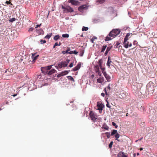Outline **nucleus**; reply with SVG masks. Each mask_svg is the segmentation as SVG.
<instances>
[{
    "instance_id": "nucleus-43",
    "label": "nucleus",
    "mask_w": 157,
    "mask_h": 157,
    "mask_svg": "<svg viewBox=\"0 0 157 157\" xmlns=\"http://www.w3.org/2000/svg\"><path fill=\"white\" fill-rule=\"evenodd\" d=\"M107 103L106 105V106L107 107L110 108L111 107V106L109 105V104L108 102L107 101Z\"/></svg>"
},
{
    "instance_id": "nucleus-36",
    "label": "nucleus",
    "mask_w": 157,
    "mask_h": 157,
    "mask_svg": "<svg viewBox=\"0 0 157 157\" xmlns=\"http://www.w3.org/2000/svg\"><path fill=\"white\" fill-rule=\"evenodd\" d=\"M130 35V34L129 33H128L125 36L124 39H126L128 40V38L129 36Z\"/></svg>"
},
{
    "instance_id": "nucleus-60",
    "label": "nucleus",
    "mask_w": 157,
    "mask_h": 157,
    "mask_svg": "<svg viewBox=\"0 0 157 157\" xmlns=\"http://www.w3.org/2000/svg\"><path fill=\"white\" fill-rule=\"evenodd\" d=\"M10 7H13V5H10Z\"/></svg>"
},
{
    "instance_id": "nucleus-35",
    "label": "nucleus",
    "mask_w": 157,
    "mask_h": 157,
    "mask_svg": "<svg viewBox=\"0 0 157 157\" xmlns=\"http://www.w3.org/2000/svg\"><path fill=\"white\" fill-rule=\"evenodd\" d=\"M112 124L113 126H114L116 128H117L118 127L117 125H116V124L114 122H112Z\"/></svg>"
},
{
    "instance_id": "nucleus-34",
    "label": "nucleus",
    "mask_w": 157,
    "mask_h": 157,
    "mask_svg": "<svg viewBox=\"0 0 157 157\" xmlns=\"http://www.w3.org/2000/svg\"><path fill=\"white\" fill-rule=\"evenodd\" d=\"M16 20V19L15 18H13L11 19H10L9 20V21L10 22H13V21H15Z\"/></svg>"
},
{
    "instance_id": "nucleus-7",
    "label": "nucleus",
    "mask_w": 157,
    "mask_h": 157,
    "mask_svg": "<svg viewBox=\"0 0 157 157\" xmlns=\"http://www.w3.org/2000/svg\"><path fill=\"white\" fill-rule=\"evenodd\" d=\"M118 157H127V156L124 154V152L122 151L120 152L117 154Z\"/></svg>"
},
{
    "instance_id": "nucleus-55",
    "label": "nucleus",
    "mask_w": 157,
    "mask_h": 157,
    "mask_svg": "<svg viewBox=\"0 0 157 157\" xmlns=\"http://www.w3.org/2000/svg\"><path fill=\"white\" fill-rule=\"evenodd\" d=\"M108 51H107L106 50V51H105V55H106L107 54H108Z\"/></svg>"
},
{
    "instance_id": "nucleus-15",
    "label": "nucleus",
    "mask_w": 157,
    "mask_h": 157,
    "mask_svg": "<svg viewBox=\"0 0 157 157\" xmlns=\"http://www.w3.org/2000/svg\"><path fill=\"white\" fill-rule=\"evenodd\" d=\"M98 65L99 67L101 68V69L103 70V69H104V68H102V60L101 59H100L98 61Z\"/></svg>"
},
{
    "instance_id": "nucleus-50",
    "label": "nucleus",
    "mask_w": 157,
    "mask_h": 157,
    "mask_svg": "<svg viewBox=\"0 0 157 157\" xmlns=\"http://www.w3.org/2000/svg\"><path fill=\"white\" fill-rule=\"evenodd\" d=\"M62 74H61V73H60L59 74H58V77H60L62 76H63V75H61Z\"/></svg>"
},
{
    "instance_id": "nucleus-14",
    "label": "nucleus",
    "mask_w": 157,
    "mask_h": 157,
    "mask_svg": "<svg viewBox=\"0 0 157 157\" xmlns=\"http://www.w3.org/2000/svg\"><path fill=\"white\" fill-rule=\"evenodd\" d=\"M35 53L32 54V56L33 59V61H34V62L38 58V57L39 56L38 55H37L36 56H35Z\"/></svg>"
},
{
    "instance_id": "nucleus-2",
    "label": "nucleus",
    "mask_w": 157,
    "mask_h": 157,
    "mask_svg": "<svg viewBox=\"0 0 157 157\" xmlns=\"http://www.w3.org/2000/svg\"><path fill=\"white\" fill-rule=\"evenodd\" d=\"M70 60L67 59L66 61H62L58 64V67L60 69L62 67H66L69 63Z\"/></svg>"
},
{
    "instance_id": "nucleus-20",
    "label": "nucleus",
    "mask_w": 157,
    "mask_h": 157,
    "mask_svg": "<svg viewBox=\"0 0 157 157\" xmlns=\"http://www.w3.org/2000/svg\"><path fill=\"white\" fill-rule=\"evenodd\" d=\"M102 128L106 130H108L109 129V127L105 124H104L102 126Z\"/></svg>"
},
{
    "instance_id": "nucleus-8",
    "label": "nucleus",
    "mask_w": 157,
    "mask_h": 157,
    "mask_svg": "<svg viewBox=\"0 0 157 157\" xmlns=\"http://www.w3.org/2000/svg\"><path fill=\"white\" fill-rule=\"evenodd\" d=\"M66 10L67 11V12H72L73 11V10L72 8H71L70 6H66Z\"/></svg>"
},
{
    "instance_id": "nucleus-27",
    "label": "nucleus",
    "mask_w": 157,
    "mask_h": 157,
    "mask_svg": "<svg viewBox=\"0 0 157 157\" xmlns=\"http://www.w3.org/2000/svg\"><path fill=\"white\" fill-rule=\"evenodd\" d=\"M115 137L116 138V140L118 141V139L119 138V137H120V134H118V133H117L115 135Z\"/></svg>"
},
{
    "instance_id": "nucleus-24",
    "label": "nucleus",
    "mask_w": 157,
    "mask_h": 157,
    "mask_svg": "<svg viewBox=\"0 0 157 157\" xmlns=\"http://www.w3.org/2000/svg\"><path fill=\"white\" fill-rule=\"evenodd\" d=\"M69 71H62L61 73V75H67L68 74Z\"/></svg>"
},
{
    "instance_id": "nucleus-49",
    "label": "nucleus",
    "mask_w": 157,
    "mask_h": 157,
    "mask_svg": "<svg viewBox=\"0 0 157 157\" xmlns=\"http://www.w3.org/2000/svg\"><path fill=\"white\" fill-rule=\"evenodd\" d=\"M78 52H77L76 51H74L73 54H77L78 53Z\"/></svg>"
},
{
    "instance_id": "nucleus-3",
    "label": "nucleus",
    "mask_w": 157,
    "mask_h": 157,
    "mask_svg": "<svg viewBox=\"0 0 157 157\" xmlns=\"http://www.w3.org/2000/svg\"><path fill=\"white\" fill-rule=\"evenodd\" d=\"M89 115L91 120L94 122H95L97 121V120L98 119L97 118V116L94 114L92 111H90V112Z\"/></svg>"
},
{
    "instance_id": "nucleus-19",
    "label": "nucleus",
    "mask_w": 157,
    "mask_h": 157,
    "mask_svg": "<svg viewBox=\"0 0 157 157\" xmlns=\"http://www.w3.org/2000/svg\"><path fill=\"white\" fill-rule=\"evenodd\" d=\"M120 97L121 98H124L126 97V95L124 93L121 92L120 94Z\"/></svg>"
},
{
    "instance_id": "nucleus-13",
    "label": "nucleus",
    "mask_w": 157,
    "mask_h": 157,
    "mask_svg": "<svg viewBox=\"0 0 157 157\" xmlns=\"http://www.w3.org/2000/svg\"><path fill=\"white\" fill-rule=\"evenodd\" d=\"M52 65H50L44 67H41V70L42 71L43 69L46 70H50L52 68Z\"/></svg>"
},
{
    "instance_id": "nucleus-23",
    "label": "nucleus",
    "mask_w": 157,
    "mask_h": 157,
    "mask_svg": "<svg viewBox=\"0 0 157 157\" xmlns=\"http://www.w3.org/2000/svg\"><path fill=\"white\" fill-rule=\"evenodd\" d=\"M108 89H109V90H110V86L109 85L108 87L107 88H105V94L107 95H108V93H107V90Z\"/></svg>"
},
{
    "instance_id": "nucleus-21",
    "label": "nucleus",
    "mask_w": 157,
    "mask_h": 157,
    "mask_svg": "<svg viewBox=\"0 0 157 157\" xmlns=\"http://www.w3.org/2000/svg\"><path fill=\"white\" fill-rule=\"evenodd\" d=\"M94 69L96 72H98L99 71V67L97 65L94 66Z\"/></svg>"
},
{
    "instance_id": "nucleus-1",
    "label": "nucleus",
    "mask_w": 157,
    "mask_h": 157,
    "mask_svg": "<svg viewBox=\"0 0 157 157\" xmlns=\"http://www.w3.org/2000/svg\"><path fill=\"white\" fill-rule=\"evenodd\" d=\"M121 31L119 29H113L109 33V35L110 37L106 36L105 37V41H109L111 40L112 39L115 37L117 35H118Z\"/></svg>"
},
{
    "instance_id": "nucleus-62",
    "label": "nucleus",
    "mask_w": 157,
    "mask_h": 157,
    "mask_svg": "<svg viewBox=\"0 0 157 157\" xmlns=\"http://www.w3.org/2000/svg\"><path fill=\"white\" fill-rule=\"evenodd\" d=\"M56 46L55 45H54V46H53V48H55V47H56Z\"/></svg>"
},
{
    "instance_id": "nucleus-54",
    "label": "nucleus",
    "mask_w": 157,
    "mask_h": 157,
    "mask_svg": "<svg viewBox=\"0 0 157 157\" xmlns=\"http://www.w3.org/2000/svg\"><path fill=\"white\" fill-rule=\"evenodd\" d=\"M73 51H70L69 52V54H73Z\"/></svg>"
},
{
    "instance_id": "nucleus-37",
    "label": "nucleus",
    "mask_w": 157,
    "mask_h": 157,
    "mask_svg": "<svg viewBox=\"0 0 157 157\" xmlns=\"http://www.w3.org/2000/svg\"><path fill=\"white\" fill-rule=\"evenodd\" d=\"M113 142L111 141L109 144V147L110 148H111L112 147V145L113 144Z\"/></svg>"
},
{
    "instance_id": "nucleus-11",
    "label": "nucleus",
    "mask_w": 157,
    "mask_h": 157,
    "mask_svg": "<svg viewBox=\"0 0 157 157\" xmlns=\"http://www.w3.org/2000/svg\"><path fill=\"white\" fill-rule=\"evenodd\" d=\"M13 71L12 70H11V69H7L6 70L5 73H6V75H11V73H12L11 71Z\"/></svg>"
},
{
    "instance_id": "nucleus-32",
    "label": "nucleus",
    "mask_w": 157,
    "mask_h": 157,
    "mask_svg": "<svg viewBox=\"0 0 157 157\" xmlns=\"http://www.w3.org/2000/svg\"><path fill=\"white\" fill-rule=\"evenodd\" d=\"M97 38L96 36H93L92 38L90 40V41L92 43H94V40L97 39Z\"/></svg>"
},
{
    "instance_id": "nucleus-61",
    "label": "nucleus",
    "mask_w": 157,
    "mask_h": 157,
    "mask_svg": "<svg viewBox=\"0 0 157 157\" xmlns=\"http://www.w3.org/2000/svg\"><path fill=\"white\" fill-rule=\"evenodd\" d=\"M140 151H142V150H143V148H140Z\"/></svg>"
},
{
    "instance_id": "nucleus-59",
    "label": "nucleus",
    "mask_w": 157,
    "mask_h": 157,
    "mask_svg": "<svg viewBox=\"0 0 157 157\" xmlns=\"http://www.w3.org/2000/svg\"><path fill=\"white\" fill-rule=\"evenodd\" d=\"M132 44L131 43H130V44H129V46L130 47H131V46H132Z\"/></svg>"
},
{
    "instance_id": "nucleus-17",
    "label": "nucleus",
    "mask_w": 157,
    "mask_h": 157,
    "mask_svg": "<svg viewBox=\"0 0 157 157\" xmlns=\"http://www.w3.org/2000/svg\"><path fill=\"white\" fill-rule=\"evenodd\" d=\"M110 57L109 56L108 58V60L107 63V65L109 67V68L110 67V64L112 62V61L110 60Z\"/></svg>"
},
{
    "instance_id": "nucleus-52",
    "label": "nucleus",
    "mask_w": 157,
    "mask_h": 157,
    "mask_svg": "<svg viewBox=\"0 0 157 157\" xmlns=\"http://www.w3.org/2000/svg\"><path fill=\"white\" fill-rule=\"evenodd\" d=\"M62 53L63 54H65L66 53H67V52H66V51H62Z\"/></svg>"
},
{
    "instance_id": "nucleus-29",
    "label": "nucleus",
    "mask_w": 157,
    "mask_h": 157,
    "mask_svg": "<svg viewBox=\"0 0 157 157\" xmlns=\"http://www.w3.org/2000/svg\"><path fill=\"white\" fill-rule=\"evenodd\" d=\"M52 36V33L47 35L44 37L45 39H49Z\"/></svg>"
},
{
    "instance_id": "nucleus-48",
    "label": "nucleus",
    "mask_w": 157,
    "mask_h": 157,
    "mask_svg": "<svg viewBox=\"0 0 157 157\" xmlns=\"http://www.w3.org/2000/svg\"><path fill=\"white\" fill-rule=\"evenodd\" d=\"M73 63H71L69 65V67H73Z\"/></svg>"
},
{
    "instance_id": "nucleus-53",
    "label": "nucleus",
    "mask_w": 157,
    "mask_h": 157,
    "mask_svg": "<svg viewBox=\"0 0 157 157\" xmlns=\"http://www.w3.org/2000/svg\"><path fill=\"white\" fill-rule=\"evenodd\" d=\"M94 77V75H92L90 76V78H93Z\"/></svg>"
},
{
    "instance_id": "nucleus-12",
    "label": "nucleus",
    "mask_w": 157,
    "mask_h": 157,
    "mask_svg": "<svg viewBox=\"0 0 157 157\" xmlns=\"http://www.w3.org/2000/svg\"><path fill=\"white\" fill-rule=\"evenodd\" d=\"M56 71V70L55 69H51V70L48 71H48H47V72L48 73V75H50L52 74L55 73Z\"/></svg>"
},
{
    "instance_id": "nucleus-26",
    "label": "nucleus",
    "mask_w": 157,
    "mask_h": 157,
    "mask_svg": "<svg viewBox=\"0 0 157 157\" xmlns=\"http://www.w3.org/2000/svg\"><path fill=\"white\" fill-rule=\"evenodd\" d=\"M59 35H56L54 37V39L55 40H57L59 38Z\"/></svg>"
},
{
    "instance_id": "nucleus-6",
    "label": "nucleus",
    "mask_w": 157,
    "mask_h": 157,
    "mask_svg": "<svg viewBox=\"0 0 157 157\" xmlns=\"http://www.w3.org/2000/svg\"><path fill=\"white\" fill-rule=\"evenodd\" d=\"M102 73L107 80H109L110 79V76L107 74L105 71H104V70L102 71Z\"/></svg>"
},
{
    "instance_id": "nucleus-40",
    "label": "nucleus",
    "mask_w": 157,
    "mask_h": 157,
    "mask_svg": "<svg viewBox=\"0 0 157 157\" xmlns=\"http://www.w3.org/2000/svg\"><path fill=\"white\" fill-rule=\"evenodd\" d=\"M6 3L7 4H10L11 5H13V4L11 3L10 1H6Z\"/></svg>"
},
{
    "instance_id": "nucleus-25",
    "label": "nucleus",
    "mask_w": 157,
    "mask_h": 157,
    "mask_svg": "<svg viewBox=\"0 0 157 157\" xmlns=\"http://www.w3.org/2000/svg\"><path fill=\"white\" fill-rule=\"evenodd\" d=\"M117 133V131L116 130H113L111 133V135L113 136L114 134H116Z\"/></svg>"
},
{
    "instance_id": "nucleus-51",
    "label": "nucleus",
    "mask_w": 157,
    "mask_h": 157,
    "mask_svg": "<svg viewBox=\"0 0 157 157\" xmlns=\"http://www.w3.org/2000/svg\"><path fill=\"white\" fill-rule=\"evenodd\" d=\"M41 25V24L40 25H36V27H35V28H38V27H40Z\"/></svg>"
},
{
    "instance_id": "nucleus-28",
    "label": "nucleus",
    "mask_w": 157,
    "mask_h": 157,
    "mask_svg": "<svg viewBox=\"0 0 157 157\" xmlns=\"http://www.w3.org/2000/svg\"><path fill=\"white\" fill-rule=\"evenodd\" d=\"M62 36L63 38H68L69 37V35L66 33L62 35Z\"/></svg>"
},
{
    "instance_id": "nucleus-47",
    "label": "nucleus",
    "mask_w": 157,
    "mask_h": 157,
    "mask_svg": "<svg viewBox=\"0 0 157 157\" xmlns=\"http://www.w3.org/2000/svg\"><path fill=\"white\" fill-rule=\"evenodd\" d=\"M137 44V42L135 40L134 41L133 43V44L134 45H136Z\"/></svg>"
},
{
    "instance_id": "nucleus-33",
    "label": "nucleus",
    "mask_w": 157,
    "mask_h": 157,
    "mask_svg": "<svg viewBox=\"0 0 157 157\" xmlns=\"http://www.w3.org/2000/svg\"><path fill=\"white\" fill-rule=\"evenodd\" d=\"M107 137L108 138H109L110 137V135L109 132H106L105 133Z\"/></svg>"
},
{
    "instance_id": "nucleus-22",
    "label": "nucleus",
    "mask_w": 157,
    "mask_h": 157,
    "mask_svg": "<svg viewBox=\"0 0 157 157\" xmlns=\"http://www.w3.org/2000/svg\"><path fill=\"white\" fill-rule=\"evenodd\" d=\"M67 78L71 81L75 82V80L74 78L71 76H67Z\"/></svg>"
},
{
    "instance_id": "nucleus-10",
    "label": "nucleus",
    "mask_w": 157,
    "mask_h": 157,
    "mask_svg": "<svg viewBox=\"0 0 157 157\" xmlns=\"http://www.w3.org/2000/svg\"><path fill=\"white\" fill-rule=\"evenodd\" d=\"M97 105L98 110H102L103 105L101 104L99 102H97Z\"/></svg>"
},
{
    "instance_id": "nucleus-18",
    "label": "nucleus",
    "mask_w": 157,
    "mask_h": 157,
    "mask_svg": "<svg viewBox=\"0 0 157 157\" xmlns=\"http://www.w3.org/2000/svg\"><path fill=\"white\" fill-rule=\"evenodd\" d=\"M97 82L100 83H102L104 81L103 78H98L97 79Z\"/></svg>"
},
{
    "instance_id": "nucleus-45",
    "label": "nucleus",
    "mask_w": 157,
    "mask_h": 157,
    "mask_svg": "<svg viewBox=\"0 0 157 157\" xmlns=\"http://www.w3.org/2000/svg\"><path fill=\"white\" fill-rule=\"evenodd\" d=\"M70 48H68L67 50V51H66V52H67V53H68L69 54V51H70Z\"/></svg>"
},
{
    "instance_id": "nucleus-16",
    "label": "nucleus",
    "mask_w": 157,
    "mask_h": 157,
    "mask_svg": "<svg viewBox=\"0 0 157 157\" xmlns=\"http://www.w3.org/2000/svg\"><path fill=\"white\" fill-rule=\"evenodd\" d=\"M68 2L73 5H76L77 2L75 0H68Z\"/></svg>"
},
{
    "instance_id": "nucleus-58",
    "label": "nucleus",
    "mask_w": 157,
    "mask_h": 157,
    "mask_svg": "<svg viewBox=\"0 0 157 157\" xmlns=\"http://www.w3.org/2000/svg\"><path fill=\"white\" fill-rule=\"evenodd\" d=\"M17 94H14L12 96L13 97H15L17 95Z\"/></svg>"
},
{
    "instance_id": "nucleus-5",
    "label": "nucleus",
    "mask_w": 157,
    "mask_h": 157,
    "mask_svg": "<svg viewBox=\"0 0 157 157\" xmlns=\"http://www.w3.org/2000/svg\"><path fill=\"white\" fill-rule=\"evenodd\" d=\"M128 40L126 39H124V47L126 48H128L129 46V42L127 41Z\"/></svg>"
},
{
    "instance_id": "nucleus-41",
    "label": "nucleus",
    "mask_w": 157,
    "mask_h": 157,
    "mask_svg": "<svg viewBox=\"0 0 157 157\" xmlns=\"http://www.w3.org/2000/svg\"><path fill=\"white\" fill-rule=\"evenodd\" d=\"M105 0H97V2L100 3H102L105 1Z\"/></svg>"
},
{
    "instance_id": "nucleus-42",
    "label": "nucleus",
    "mask_w": 157,
    "mask_h": 157,
    "mask_svg": "<svg viewBox=\"0 0 157 157\" xmlns=\"http://www.w3.org/2000/svg\"><path fill=\"white\" fill-rule=\"evenodd\" d=\"M34 29L32 28V27H31L30 28L29 30H28V31L29 32H31V31H32Z\"/></svg>"
},
{
    "instance_id": "nucleus-38",
    "label": "nucleus",
    "mask_w": 157,
    "mask_h": 157,
    "mask_svg": "<svg viewBox=\"0 0 157 157\" xmlns=\"http://www.w3.org/2000/svg\"><path fill=\"white\" fill-rule=\"evenodd\" d=\"M40 43L41 44H44L46 43V41L45 40H41L40 41Z\"/></svg>"
},
{
    "instance_id": "nucleus-31",
    "label": "nucleus",
    "mask_w": 157,
    "mask_h": 157,
    "mask_svg": "<svg viewBox=\"0 0 157 157\" xmlns=\"http://www.w3.org/2000/svg\"><path fill=\"white\" fill-rule=\"evenodd\" d=\"M106 47H107V46L106 45H103L102 47V49L101 50V52H103L105 50Z\"/></svg>"
},
{
    "instance_id": "nucleus-44",
    "label": "nucleus",
    "mask_w": 157,
    "mask_h": 157,
    "mask_svg": "<svg viewBox=\"0 0 157 157\" xmlns=\"http://www.w3.org/2000/svg\"><path fill=\"white\" fill-rule=\"evenodd\" d=\"M54 45L56 46H60L61 45V43L60 42H59V44H58V43L57 42H56L55 43V44H54Z\"/></svg>"
},
{
    "instance_id": "nucleus-64",
    "label": "nucleus",
    "mask_w": 157,
    "mask_h": 157,
    "mask_svg": "<svg viewBox=\"0 0 157 157\" xmlns=\"http://www.w3.org/2000/svg\"><path fill=\"white\" fill-rule=\"evenodd\" d=\"M142 139V138H141V139H139L138 140H141Z\"/></svg>"
},
{
    "instance_id": "nucleus-57",
    "label": "nucleus",
    "mask_w": 157,
    "mask_h": 157,
    "mask_svg": "<svg viewBox=\"0 0 157 157\" xmlns=\"http://www.w3.org/2000/svg\"><path fill=\"white\" fill-rule=\"evenodd\" d=\"M62 9H64L66 10V7H65V6H62Z\"/></svg>"
},
{
    "instance_id": "nucleus-9",
    "label": "nucleus",
    "mask_w": 157,
    "mask_h": 157,
    "mask_svg": "<svg viewBox=\"0 0 157 157\" xmlns=\"http://www.w3.org/2000/svg\"><path fill=\"white\" fill-rule=\"evenodd\" d=\"M86 5H85L81 6L78 7V10L79 11H81L84 9H86Z\"/></svg>"
},
{
    "instance_id": "nucleus-56",
    "label": "nucleus",
    "mask_w": 157,
    "mask_h": 157,
    "mask_svg": "<svg viewBox=\"0 0 157 157\" xmlns=\"http://www.w3.org/2000/svg\"><path fill=\"white\" fill-rule=\"evenodd\" d=\"M101 95L103 96V97H104L105 96V94L103 93H101Z\"/></svg>"
},
{
    "instance_id": "nucleus-46",
    "label": "nucleus",
    "mask_w": 157,
    "mask_h": 157,
    "mask_svg": "<svg viewBox=\"0 0 157 157\" xmlns=\"http://www.w3.org/2000/svg\"><path fill=\"white\" fill-rule=\"evenodd\" d=\"M97 73H98V75L99 76H101V72L99 71L98 72H96Z\"/></svg>"
},
{
    "instance_id": "nucleus-63",
    "label": "nucleus",
    "mask_w": 157,
    "mask_h": 157,
    "mask_svg": "<svg viewBox=\"0 0 157 157\" xmlns=\"http://www.w3.org/2000/svg\"><path fill=\"white\" fill-rule=\"evenodd\" d=\"M128 113H126V116L127 117L128 116Z\"/></svg>"
},
{
    "instance_id": "nucleus-30",
    "label": "nucleus",
    "mask_w": 157,
    "mask_h": 157,
    "mask_svg": "<svg viewBox=\"0 0 157 157\" xmlns=\"http://www.w3.org/2000/svg\"><path fill=\"white\" fill-rule=\"evenodd\" d=\"M88 29V28L87 27H84L83 26L82 29V31H86Z\"/></svg>"
},
{
    "instance_id": "nucleus-39",
    "label": "nucleus",
    "mask_w": 157,
    "mask_h": 157,
    "mask_svg": "<svg viewBox=\"0 0 157 157\" xmlns=\"http://www.w3.org/2000/svg\"><path fill=\"white\" fill-rule=\"evenodd\" d=\"M112 46H111V47H108L106 49V50L107 51L109 52L110 50L111 49V48H112Z\"/></svg>"
},
{
    "instance_id": "nucleus-4",
    "label": "nucleus",
    "mask_w": 157,
    "mask_h": 157,
    "mask_svg": "<svg viewBox=\"0 0 157 157\" xmlns=\"http://www.w3.org/2000/svg\"><path fill=\"white\" fill-rule=\"evenodd\" d=\"M81 67V63H79L73 69L72 71H77Z\"/></svg>"
}]
</instances>
